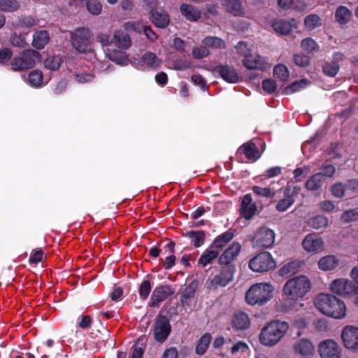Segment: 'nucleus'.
I'll use <instances>...</instances> for the list:
<instances>
[{
  "mask_svg": "<svg viewBox=\"0 0 358 358\" xmlns=\"http://www.w3.org/2000/svg\"><path fill=\"white\" fill-rule=\"evenodd\" d=\"M252 190L254 193L259 196L265 197H273L274 196V193L272 192L269 188H262L260 187L254 186Z\"/></svg>",
  "mask_w": 358,
  "mask_h": 358,
  "instance_id": "56",
  "label": "nucleus"
},
{
  "mask_svg": "<svg viewBox=\"0 0 358 358\" xmlns=\"http://www.w3.org/2000/svg\"><path fill=\"white\" fill-rule=\"evenodd\" d=\"M344 346L352 350H358V327L346 326L341 334Z\"/></svg>",
  "mask_w": 358,
  "mask_h": 358,
  "instance_id": "11",
  "label": "nucleus"
},
{
  "mask_svg": "<svg viewBox=\"0 0 358 358\" xmlns=\"http://www.w3.org/2000/svg\"><path fill=\"white\" fill-rule=\"evenodd\" d=\"M192 54L194 58L199 59L208 56L210 52L207 47L203 45L199 47H194Z\"/></svg>",
  "mask_w": 358,
  "mask_h": 358,
  "instance_id": "50",
  "label": "nucleus"
},
{
  "mask_svg": "<svg viewBox=\"0 0 358 358\" xmlns=\"http://www.w3.org/2000/svg\"><path fill=\"white\" fill-rule=\"evenodd\" d=\"M212 340V336L210 334L206 333L199 340L195 348V352L197 355H203L208 349L209 344Z\"/></svg>",
  "mask_w": 358,
  "mask_h": 358,
  "instance_id": "32",
  "label": "nucleus"
},
{
  "mask_svg": "<svg viewBox=\"0 0 358 358\" xmlns=\"http://www.w3.org/2000/svg\"><path fill=\"white\" fill-rule=\"evenodd\" d=\"M180 12L189 21H197L201 15V12L196 7L186 3L180 6Z\"/></svg>",
  "mask_w": 358,
  "mask_h": 358,
  "instance_id": "27",
  "label": "nucleus"
},
{
  "mask_svg": "<svg viewBox=\"0 0 358 358\" xmlns=\"http://www.w3.org/2000/svg\"><path fill=\"white\" fill-rule=\"evenodd\" d=\"M13 51L11 49L5 48L0 50V64H5L12 59Z\"/></svg>",
  "mask_w": 358,
  "mask_h": 358,
  "instance_id": "55",
  "label": "nucleus"
},
{
  "mask_svg": "<svg viewBox=\"0 0 358 358\" xmlns=\"http://www.w3.org/2000/svg\"><path fill=\"white\" fill-rule=\"evenodd\" d=\"M323 72L325 75L334 77L336 75V67L334 63H326L323 65Z\"/></svg>",
  "mask_w": 358,
  "mask_h": 358,
  "instance_id": "62",
  "label": "nucleus"
},
{
  "mask_svg": "<svg viewBox=\"0 0 358 358\" xmlns=\"http://www.w3.org/2000/svg\"><path fill=\"white\" fill-rule=\"evenodd\" d=\"M202 43L203 45H204L207 48L212 47L215 48H222L224 47V41L218 37H206L203 40Z\"/></svg>",
  "mask_w": 358,
  "mask_h": 358,
  "instance_id": "41",
  "label": "nucleus"
},
{
  "mask_svg": "<svg viewBox=\"0 0 358 358\" xmlns=\"http://www.w3.org/2000/svg\"><path fill=\"white\" fill-rule=\"evenodd\" d=\"M171 329L169 319L165 315H158L153 327L155 339L159 343H163L169 336Z\"/></svg>",
  "mask_w": 358,
  "mask_h": 358,
  "instance_id": "10",
  "label": "nucleus"
},
{
  "mask_svg": "<svg viewBox=\"0 0 358 358\" xmlns=\"http://www.w3.org/2000/svg\"><path fill=\"white\" fill-rule=\"evenodd\" d=\"M50 41V36L47 31H36L33 35L31 45L36 50H42Z\"/></svg>",
  "mask_w": 358,
  "mask_h": 358,
  "instance_id": "24",
  "label": "nucleus"
},
{
  "mask_svg": "<svg viewBox=\"0 0 358 358\" xmlns=\"http://www.w3.org/2000/svg\"><path fill=\"white\" fill-rule=\"evenodd\" d=\"M358 220V212L355 210L345 211L341 216V220L343 222H350Z\"/></svg>",
  "mask_w": 358,
  "mask_h": 358,
  "instance_id": "53",
  "label": "nucleus"
},
{
  "mask_svg": "<svg viewBox=\"0 0 358 358\" xmlns=\"http://www.w3.org/2000/svg\"><path fill=\"white\" fill-rule=\"evenodd\" d=\"M248 350V346L245 343L238 342L231 348V352L235 354L239 351L245 352Z\"/></svg>",
  "mask_w": 358,
  "mask_h": 358,
  "instance_id": "64",
  "label": "nucleus"
},
{
  "mask_svg": "<svg viewBox=\"0 0 358 358\" xmlns=\"http://www.w3.org/2000/svg\"><path fill=\"white\" fill-rule=\"evenodd\" d=\"M141 62L147 66L156 68L161 64V60L157 57L156 54L147 52L141 57Z\"/></svg>",
  "mask_w": 358,
  "mask_h": 358,
  "instance_id": "34",
  "label": "nucleus"
},
{
  "mask_svg": "<svg viewBox=\"0 0 358 358\" xmlns=\"http://www.w3.org/2000/svg\"><path fill=\"white\" fill-rule=\"evenodd\" d=\"M243 64L247 69H259L261 71L266 70L268 65L264 58L259 55L253 57L251 54L243 59Z\"/></svg>",
  "mask_w": 358,
  "mask_h": 358,
  "instance_id": "19",
  "label": "nucleus"
},
{
  "mask_svg": "<svg viewBox=\"0 0 358 358\" xmlns=\"http://www.w3.org/2000/svg\"><path fill=\"white\" fill-rule=\"evenodd\" d=\"M213 72L219 74L225 81L229 83H235L238 80V76L236 70L229 66H217Z\"/></svg>",
  "mask_w": 358,
  "mask_h": 358,
  "instance_id": "17",
  "label": "nucleus"
},
{
  "mask_svg": "<svg viewBox=\"0 0 358 358\" xmlns=\"http://www.w3.org/2000/svg\"><path fill=\"white\" fill-rule=\"evenodd\" d=\"M219 255L217 250H209L204 252L199 260V263L203 266L210 263L212 260L215 259Z\"/></svg>",
  "mask_w": 358,
  "mask_h": 358,
  "instance_id": "48",
  "label": "nucleus"
},
{
  "mask_svg": "<svg viewBox=\"0 0 358 358\" xmlns=\"http://www.w3.org/2000/svg\"><path fill=\"white\" fill-rule=\"evenodd\" d=\"M311 283L304 275H300L288 280L282 289V301L294 303L302 298L310 291Z\"/></svg>",
  "mask_w": 358,
  "mask_h": 358,
  "instance_id": "1",
  "label": "nucleus"
},
{
  "mask_svg": "<svg viewBox=\"0 0 358 358\" xmlns=\"http://www.w3.org/2000/svg\"><path fill=\"white\" fill-rule=\"evenodd\" d=\"M249 267L255 272H267L275 268V262L269 252H260L250 260Z\"/></svg>",
  "mask_w": 358,
  "mask_h": 358,
  "instance_id": "6",
  "label": "nucleus"
},
{
  "mask_svg": "<svg viewBox=\"0 0 358 358\" xmlns=\"http://www.w3.org/2000/svg\"><path fill=\"white\" fill-rule=\"evenodd\" d=\"M346 306L344 302L337 299V319L343 318L346 315Z\"/></svg>",
  "mask_w": 358,
  "mask_h": 358,
  "instance_id": "61",
  "label": "nucleus"
},
{
  "mask_svg": "<svg viewBox=\"0 0 358 358\" xmlns=\"http://www.w3.org/2000/svg\"><path fill=\"white\" fill-rule=\"evenodd\" d=\"M318 352L322 358H336V342L332 339L321 342L318 345Z\"/></svg>",
  "mask_w": 358,
  "mask_h": 358,
  "instance_id": "20",
  "label": "nucleus"
},
{
  "mask_svg": "<svg viewBox=\"0 0 358 358\" xmlns=\"http://www.w3.org/2000/svg\"><path fill=\"white\" fill-rule=\"evenodd\" d=\"M275 242V233L266 228H260L255 234L253 239V247L264 249L271 247Z\"/></svg>",
  "mask_w": 358,
  "mask_h": 358,
  "instance_id": "9",
  "label": "nucleus"
},
{
  "mask_svg": "<svg viewBox=\"0 0 358 358\" xmlns=\"http://www.w3.org/2000/svg\"><path fill=\"white\" fill-rule=\"evenodd\" d=\"M41 53L33 49L23 50L20 55L12 58L10 69L15 72H22L32 69L36 65V60L41 59Z\"/></svg>",
  "mask_w": 358,
  "mask_h": 358,
  "instance_id": "4",
  "label": "nucleus"
},
{
  "mask_svg": "<svg viewBox=\"0 0 358 358\" xmlns=\"http://www.w3.org/2000/svg\"><path fill=\"white\" fill-rule=\"evenodd\" d=\"M248 159L256 160L259 157V150L256 145L252 142H248L242 145L239 149Z\"/></svg>",
  "mask_w": 358,
  "mask_h": 358,
  "instance_id": "29",
  "label": "nucleus"
},
{
  "mask_svg": "<svg viewBox=\"0 0 358 358\" xmlns=\"http://www.w3.org/2000/svg\"><path fill=\"white\" fill-rule=\"evenodd\" d=\"M308 80L306 79H301L300 80H296L292 83L290 85L287 86L285 89V93L286 94H290L298 91L299 89L304 87L308 84Z\"/></svg>",
  "mask_w": 358,
  "mask_h": 358,
  "instance_id": "45",
  "label": "nucleus"
},
{
  "mask_svg": "<svg viewBox=\"0 0 358 358\" xmlns=\"http://www.w3.org/2000/svg\"><path fill=\"white\" fill-rule=\"evenodd\" d=\"M151 291V285L150 281L144 280L140 285L139 294L143 299H146Z\"/></svg>",
  "mask_w": 358,
  "mask_h": 358,
  "instance_id": "52",
  "label": "nucleus"
},
{
  "mask_svg": "<svg viewBox=\"0 0 358 358\" xmlns=\"http://www.w3.org/2000/svg\"><path fill=\"white\" fill-rule=\"evenodd\" d=\"M192 81L201 88H205L206 82L204 78L199 74H195L192 76Z\"/></svg>",
  "mask_w": 358,
  "mask_h": 358,
  "instance_id": "63",
  "label": "nucleus"
},
{
  "mask_svg": "<svg viewBox=\"0 0 358 358\" xmlns=\"http://www.w3.org/2000/svg\"><path fill=\"white\" fill-rule=\"evenodd\" d=\"M335 167L333 164H330L329 160H327L322 167V171L319 173H322V176L332 177L335 173Z\"/></svg>",
  "mask_w": 358,
  "mask_h": 358,
  "instance_id": "54",
  "label": "nucleus"
},
{
  "mask_svg": "<svg viewBox=\"0 0 358 358\" xmlns=\"http://www.w3.org/2000/svg\"><path fill=\"white\" fill-rule=\"evenodd\" d=\"M276 87L277 85L275 82L271 79L264 80L262 83L263 90L268 93L275 92Z\"/></svg>",
  "mask_w": 358,
  "mask_h": 358,
  "instance_id": "58",
  "label": "nucleus"
},
{
  "mask_svg": "<svg viewBox=\"0 0 358 358\" xmlns=\"http://www.w3.org/2000/svg\"><path fill=\"white\" fill-rule=\"evenodd\" d=\"M297 267V263L296 262H289L282 267L280 270V273L281 275L287 274L289 273H295Z\"/></svg>",
  "mask_w": 358,
  "mask_h": 358,
  "instance_id": "60",
  "label": "nucleus"
},
{
  "mask_svg": "<svg viewBox=\"0 0 358 358\" xmlns=\"http://www.w3.org/2000/svg\"><path fill=\"white\" fill-rule=\"evenodd\" d=\"M257 210L256 205L252 203V196L250 194H246L241 203L242 215L245 219H250L255 213Z\"/></svg>",
  "mask_w": 358,
  "mask_h": 358,
  "instance_id": "25",
  "label": "nucleus"
},
{
  "mask_svg": "<svg viewBox=\"0 0 358 358\" xmlns=\"http://www.w3.org/2000/svg\"><path fill=\"white\" fill-rule=\"evenodd\" d=\"M195 292H196V287L194 286V285L192 283L189 285L185 289V290L182 293V299H181L182 302L183 303L187 304L188 300H190L194 297Z\"/></svg>",
  "mask_w": 358,
  "mask_h": 358,
  "instance_id": "49",
  "label": "nucleus"
},
{
  "mask_svg": "<svg viewBox=\"0 0 358 358\" xmlns=\"http://www.w3.org/2000/svg\"><path fill=\"white\" fill-rule=\"evenodd\" d=\"M271 27L277 34L287 36L293 29L296 28L295 20L277 18L271 22Z\"/></svg>",
  "mask_w": 358,
  "mask_h": 358,
  "instance_id": "13",
  "label": "nucleus"
},
{
  "mask_svg": "<svg viewBox=\"0 0 358 358\" xmlns=\"http://www.w3.org/2000/svg\"><path fill=\"white\" fill-rule=\"evenodd\" d=\"M241 245L234 243L228 248L219 258V264L222 266L232 265L231 263L235 259L241 250Z\"/></svg>",
  "mask_w": 358,
  "mask_h": 358,
  "instance_id": "16",
  "label": "nucleus"
},
{
  "mask_svg": "<svg viewBox=\"0 0 358 358\" xmlns=\"http://www.w3.org/2000/svg\"><path fill=\"white\" fill-rule=\"evenodd\" d=\"M174 293L173 289L169 285H160L156 287L151 296L149 306L157 307L163 301Z\"/></svg>",
  "mask_w": 358,
  "mask_h": 358,
  "instance_id": "14",
  "label": "nucleus"
},
{
  "mask_svg": "<svg viewBox=\"0 0 358 358\" xmlns=\"http://www.w3.org/2000/svg\"><path fill=\"white\" fill-rule=\"evenodd\" d=\"M289 329L286 322L275 320L264 327L259 334L260 343L264 345L272 346L276 344Z\"/></svg>",
  "mask_w": 358,
  "mask_h": 358,
  "instance_id": "2",
  "label": "nucleus"
},
{
  "mask_svg": "<svg viewBox=\"0 0 358 358\" xmlns=\"http://www.w3.org/2000/svg\"><path fill=\"white\" fill-rule=\"evenodd\" d=\"M274 76L281 81H285L289 76L287 68L283 64H278L273 70Z\"/></svg>",
  "mask_w": 358,
  "mask_h": 358,
  "instance_id": "43",
  "label": "nucleus"
},
{
  "mask_svg": "<svg viewBox=\"0 0 358 358\" xmlns=\"http://www.w3.org/2000/svg\"><path fill=\"white\" fill-rule=\"evenodd\" d=\"M336 257L334 255H327L322 257L318 262V267L322 271H330L334 268Z\"/></svg>",
  "mask_w": 358,
  "mask_h": 358,
  "instance_id": "36",
  "label": "nucleus"
},
{
  "mask_svg": "<svg viewBox=\"0 0 358 358\" xmlns=\"http://www.w3.org/2000/svg\"><path fill=\"white\" fill-rule=\"evenodd\" d=\"M232 324L233 327L236 329L243 330L250 327V322L248 315L240 311L234 315Z\"/></svg>",
  "mask_w": 358,
  "mask_h": 358,
  "instance_id": "26",
  "label": "nucleus"
},
{
  "mask_svg": "<svg viewBox=\"0 0 358 358\" xmlns=\"http://www.w3.org/2000/svg\"><path fill=\"white\" fill-rule=\"evenodd\" d=\"M293 61L297 66L306 67L310 64V59L308 56L303 54H296L294 55Z\"/></svg>",
  "mask_w": 358,
  "mask_h": 358,
  "instance_id": "51",
  "label": "nucleus"
},
{
  "mask_svg": "<svg viewBox=\"0 0 358 358\" xmlns=\"http://www.w3.org/2000/svg\"><path fill=\"white\" fill-rule=\"evenodd\" d=\"M38 20L31 15H21L13 26L20 28H31L37 24Z\"/></svg>",
  "mask_w": 358,
  "mask_h": 358,
  "instance_id": "31",
  "label": "nucleus"
},
{
  "mask_svg": "<svg viewBox=\"0 0 358 358\" xmlns=\"http://www.w3.org/2000/svg\"><path fill=\"white\" fill-rule=\"evenodd\" d=\"M28 79L31 85L38 87L42 83L43 73L39 70H34L29 73Z\"/></svg>",
  "mask_w": 358,
  "mask_h": 358,
  "instance_id": "46",
  "label": "nucleus"
},
{
  "mask_svg": "<svg viewBox=\"0 0 358 358\" xmlns=\"http://www.w3.org/2000/svg\"><path fill=\"white\" fill-rule=\"evenodd\" d=\"M301 48L303 50L310 55H313L320 50L319 45L312 38H306L302 40L301 43Z\"/></svg>",
  "mask_w": 358,
  "mask_h": 358,
  "instance_id": "35",
  "label": "nucleus"
},
{
  "mask_svg": "<svg viewBox=\"0 0 358 358\" xmlns=\"http://www.w3.org/2000/svg\"><path fill=\"white\" fill-rule=\"evenodd\" d=\"M114 38L118 48L127 49L131 45L130 36L121 30H117L115 32Z\"/></svg>",
  "mask_w": 358,
  "mask_h": 358,
  "instance_id": "30",
  "label": "nucleus"
},
{
  "mask_svg": "<svg viewBox=\"0 0 358 358\" xmlns=\"http://www.w3.org/2000/svg\"><path fill=\"white\" fill-rule=\"evenodd\" d=\"M173 66V69L176 70L184 71L189 69L191 67V64L188 61L180 59L175 61Z\"/></svg>",
  "mask_w": 358,
  "mask_h": 358,
  "instance_id": "59",
  "label": "nucleus"
},
{
  "mask_svg": "<svg viewBox=\"0 0 358 358\" xmlns=\"http://www.w3.org/2000/svg\"><path fill=\"white\" fill-rule=\"evenodd\" d=\"M351 13L350 10L343 6L337 8V21L341 24L347 23L350 19Z\"/></svg>",
  "mask_w": 358,
  "mask_h": 358,
  "instance_id": "44",
  "label": "nucleus"
},
{
  "mask_svg": "<svg viewBox=\"0 0 358 358\" xmlns=\"http://www.w3.org/2000/svg\"><path fill=\"white\" fill-rule=\"evenodd\" d=\"M86 6L87 10L94 15H98L102 10V4L99 0H87Z\"/></svg>",
  "mask_w": 358,
  "mask_h": 358,
  "instance_id": "42",
  "label": "nucleus"
},
{
  "mask_svg": "<svg viewBox=\"0 0 358 358\" xmlns=\"http://www.w3.org/2000/svg\"><path fill=\"white\" fill-rule=\"evenodd\" d=\"M322 21L321 18L316 14L308 15L304 19L305 28L308 31H312L322 26Z\"/></svg>",
  "mask_w": 358,
  "mask_h": 358,
  "instance_id": "33",
  "label": "nucleus"
},
{
  "mask_svg": "<svg viewBox=\"0 0 358 358\" xmlns=\"http://www.w3.org/2000/svg\"><path fill=\"white\" fill-rule=\"evenodd\" d=\"M358 289V285L348 279H337V294L341 296H352Z\"/></svg>",
  "mask_w": 358,
  "mask_h": 358,
  "instance_id": "18",
  "label": "nucleus"
},
{
  "mask_svg": "<svg viewBox=\"0 0 358 358\" xmlns=\"http://www.w3.org/2000/svg\"><path fill=\"white\" fill-rule=\"evenodd\" d=\"M150 20L152 22L159 28H165L170 22L169 15L164 10H157L154 9L150 11Z\"/></svg>",
  "mask_w": 358,
  "mask_h": 358,
  "instance_id": "21",
  "label": "nucleus"
},
{
  "mask_svg": "<svg viewBox=\"0 0 358 358\" xmlns=\"http://www.w3.org/2000/svg\"><path fill=\"white\" fill-rule=\"evenodd\" d=\"M294 352L303 357L312 355L314 352V345L308 339H301L294 345Z\"/></svg>",
  "mask_w": 358,
  "mask_h": 358,
  "instance_id": "23",
  "label": "nucleus"
},
{
  "mask_svg": "<svg viewBox=\"0 0 358 358\" xmlns=\"http://www.w3.org/2000/svg\"><path fill=\"white\" fill-rule=\"evenodd\" d=\"M327 224L328 220L327 217L322 215L313 217L308 220V226L315 229H320L322 227H325L327 226Z\"/></svg>",
  "mask_w": 358,
  "mask_h": 358,
  "instance_id": "39",
  "label": "nucleus"
},
{
  "mask_svg": "<svg viewBox=\"0 0 358 358\" xmlns=\"http://www.w3.org/2000/svg\"><path fill=\"white\" fill-rule=\"evenodd\" d=\"M236 50L238 54H240L242 56H244V58H246V57L249 56L250 55V50L248 48L247 43L245 42H239L236 45Z\"/></svg>",
  "mask_w": 358,
  "mask_h": 358,
  "instance_id": "57",
  "label": "nucleus"
},
{
  "mask_svg": "<svg viewBox=\"0 0 358 358\" xmlns=\"http://www.w3.org/2000/svg\"><path fill=\"white\" fill-rule=\"evenodd\" d=\"M235 271L234 265L222 266L219 273L206 280L205 284L206 288L209 290H214L218 287H226L233 281Z\"/></svg>",
  "mask_w": 358,
  "mask_h": 358,
  "instance_id": "5",
  "label": "nucleus"
},
{
  "mask_svg": "<svg viewBox=\"0 0 358 358\" xmlns=\"http://www.w3.org/2000/svg\"><path fill=\"white\" fill-rule=\"evenodd\" d=\"M185 236L189 237L194 243V245L198 248L200 247L204 241L205 233L203 231H192L187 232Z\"/></svg>",
  "mask_w": 358,
  "mask_h": 358,
  "instance_id": "40",
  "label": "nucleus"
},
{
  "mask_svg": "<svg viewBox=\"0 0 358 358\" xmlns=\"http://www.w3.org/2000/svg\"><path fill=\"white\" fill-rule=\"evenodd\" d=\"M301 190L300 187H287L284 191L285 197L279 201L276 205V209L279 211L286 210L298 198Z\"/></svg>",
  "mask_w": 358,
  "mask_h": 358,
  "instance_id": "12",
  "label": "nucleus"
},
{
  "mask_svg": "<svg viewBox=\"0 0 358 358\" xmlns=\"http://www.w3.org/2000/svg\"><path fill=\"white\" fill-rule=\"evenodd\" d=\"M302 245L307 252H318L322 250L324 242L316 234H309L304 238Z\"/></svg>",
  "mask_w": 358,
  "mask_h": 358,
  "instance_id": "15",
  "label": "nucleus"
},
{
  "mask_svg": "<svg viewBox=\"0 0 358 358\" xmlns=\"http://www.w3.org/2000/svg\"><path fill=\"white\" fill-rule=\"evenodd\" d=\"M234 236L231 231H228L221 236H218L214 241V245L216 248H222L225 244L230 241Z\"/></svg>",
  "mask_w": 358,
  "mask_h": 358,
  "instance_id": "47",
  "label": "nucleus"
},
{
  "mask_svg": "<svg viewBox=\"0 0 358 358\" xmlns=\"http://www.w3.org/2000/svg\"><path fill=\"white\" fill-rule=\"evenodd\" d=\"M90 38L91 33L88 29L78 28L72 33V45L80 52H90L92 50Z\"/></svg>",
  "mask_w": 358,
  "mask_h": 358,
  "instance_id": "7",
  "label": "nucleus"
},
{
  "mask_svg": "<svg viewBox=\"0 0 358 358\" xmlns=\"http://www.w3.org/2000/svg\"><path fill=\"white\" fill-rule=\"evenodd\" d=\"M336 296L329 294H320L314 300L316 308L324 315L334 317Z\"/></svg>",
  "mask_w": 358,
  "mask_h": 358,
  "instance_id": "8",
  "label": "nucleus"
},
{
  "mask_svg": "<svg viewBox=\"0 0 358 358\" xmlns=\"http://www.w3.org/2000/svg\"><path fill=\"white\" fill-rule=\"evenodd\" d=\"M325 178L322 173L313 175L306 182L305 187L310 191H317L320 189L324 182Z\"/></svg>",
  "mask_w": 358,
  "mask_h": 358,
  "instance_id": "28",
  "label": "nucleus"
},
{
  "mask_svg": "<svg viewBox=\"0 0 358 358\" xmlns=\"http://www.w3.org/2000/svg\"><path fill=\"white\" fill-rule=\"evenodd\" d=\"M20 8V3L16 0H0V10L13 13Z\"/></svg>",
  "mask_w": 358,
  "mask_h": 358,
  "instance_id": "37",
  "label": "nucleus"
},
{
  "mask_svg": "<svg viewBox=\"0 0 358 358\" xmlns=\"http://www.w3.org/2000/svg\"><path fill=\"white\" fill-rule=\"evenodd\" d=\"M273 287L268 283L252 285L245 294V301L250 305L262 306L272 298Z\"/></svg>",
  "mask_w": 358,
  "mask_h": 358,
  "instance_id": "3",
  "label": "nucleus"
},
{
  "mask_svg": "<svg viewBox=\"0 0 358 358\" xmlns=\"http://www.w3.org/2000/svg\"><path fill=\"white\" fill-rule=\"evenodd\" d=\"M222 5L227 13L234 16H241L244 14L242 0H224Z\"/></svg>",
  "mask_w": 358,
  "mask_h": 358,
  "instance_id": "22",
  "label": "nucleus"
},
{
  "mask_svg": "<svg viewBox=\"0 0 358 358\" xmlns=\"http://www.w3.org/2000/svg\"><path fill=\"white\" fill-rule=\"evenodd\" d=\"M62 62V59L59 55H49L44 61L45 68L55 71L58 69Z\"/></svg>",
  "mask_w": 358,
  "mask_h": 358,
  "instance_id": "38",
  "label": "nucleus"
}]
</instances>
